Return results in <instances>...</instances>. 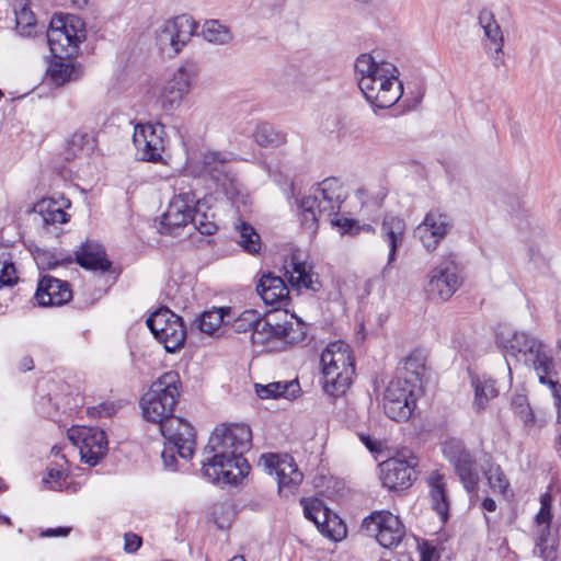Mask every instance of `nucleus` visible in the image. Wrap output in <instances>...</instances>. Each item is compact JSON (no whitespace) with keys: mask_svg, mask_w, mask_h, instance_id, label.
<instances>
[{"mask_svg":"<svg viewBox=\"0 0 561 561\" xmlns=\"http://www.w3.org/2000/svg\"><path fill=\"white\" fill-rule=\"evenodd\" d=\"M87 32L81 18L75 14L54 15L47 31V43L54 56L75 54L85 39Z\"/></svg>","mask_w":561,"mask_h":561,"instance_id":"nucleus-6","label":"nucleus"},{"mask_svg":"<svg viewBox=\"0 0 561 561\" xmlns=\"http://www.w3.org/2000/svg\"><path fill=\"white\" fill-rule=\"evenodd\" d=\"M160 343L163 344L168 353H175L184 346L186 340V330L183 321L171 323V327L164 330L163 333L154 336Z\"/></svg>","mask_w":561,"mask_h":561,"instance_id":"nucleus-38","label":"nucleus"},{"mask_svg":"<svg viewBox=\"0 0 561 561\" xmlns=\"http://www.w3.org/2000/svg\"><path fill=\"white\" fill-rule=\"evenodd\" d=\"M301 503L304 505L305 517L313 522L318 527L329 508L318 499L302 500Z\"/></svg>","mask_w":561,"mask_h":561,"instance_id":"nucleus-49","label":"nucleus"},{"mask_svg":"<svg viewBox=\"0 0 561 561\" xmlns=\"http://www.w3.org/2000/svg\"><path fill=\"white\" fill-rule=\"evenodd\" d=\"M175 451H176V447H174L173 445H169L167 443L165 447L161 454L164 467L169 470H175V463H176Z\"/></svg>","mask_w":561,"mask_h":561,"instance_id":"nucleus-58","label":"nucleus"},{"mask_svg":"<svg viewBox=\"0 0 561 561\" xmlns=\"http://www.w3.org/2000/svg\"><path fill=\"white\" fill-rule=\"evenodd\" d=\"M67 478L68 474L64 470L50 468L47 476L43 479V482L50 490L62 491L68 486Z\"/></svg>","mask_w":561,"mask_h":561,"instance_id":"nucleus-54","label":"nucleus"},{"mask_svg":"<svg viewBox=\"0 0 561 561\" xmlns=\"http://www.w3.org/2000/svg\"><path fill=\"white\" fill-rule=\"evenodd\" d=\"M514 413L527 425L535 422L534 412L528 403V399L523 393H517L512 397L511 401Z\"/></svg>","mask_w":561,"mask_h":561,"instance_id":"nucleus-48","label":"nucleus"},{"mask_svg":"<svg viewBox=\"0 0 561 561\" xmlns=\"http://www.w3.org/2000/svg\"><path fill=\"white\" fill-rule=\"evenodd\" d=\"M407 230L404 219L398 215L388 213L380 225V237L389 247L388 262L382 268V276L388 273L389 266L396 261L398 248L402 244Z\"/></svg>","mask_w":561,"mask_h":561,"instance_id":"nucleus-21","label":"nucleus"},{"mask_svg":"<svg viewBox=\"0 0 561 561\" xmlns=\"http://www.w3.org/2000/svg\"><path fill=\"white\" fill-rule=\"evenodd\" d=\"M182 320L179 316L168 308H160L154 311L148 319L147 325L156 336L163 333V331L171 327V323H178Z\"/></svg>","mask_w":561,"mask_h":561,"instance_id":"nucleus-45","label":"nucleus"},{"mask_svg":"<svg viewBox=\"0 0 561 561\" xmlns=\"http://www.w3.org/2000/svg\"><path fill=\"white\" fill-rule=\"evenodd\" d=\"M159 424L160 432L169 445L176 447V453L183 459H191L194 454L195 433L193 426L173 413Z\"/></svg>","mask_w":561,"mask_h":561,"instance_id":"nucleus-16","label":"nucleus"},{"mask_svg":"<svg viewBox=\"0 0 561 561\" xmlns=\"http://www.w3.org/2000/svg\"><path fill=\"white\" fill-rule=\"evenodd\" d=\"M256 291L266 305L275 307L288 305V286L282 277L273 273H265L261 276L256 285Z\"/></svg>","mask_w":561,"mask_h":561,"instance_id":"nucleus-24","label":"nucleus"},{"mask_svg":"<svg viewBox=\"0 0 561 561\" xmlns=\"http://www.w3.org/2000/svg\"><path fill=\"white\" fill-rule=\"evenodd\" d=\"M362 530L387 549L399 546L405 536V527L397 515L389 511H375L363 519Z\"/></svg>","mask_w":561,"mask_h":561,"instance_id":"nucleus-8","label":"nucleus"},{"mask_svg":"<svg viewBox=\"0 0 561 561\" xmlns=\"http://www.w3.org/2000/svg\"><path fill=\"white\" fill-rule=\"evenodd\" d=\"M251 442L252 433L245 424L217 426L205 448L211 456L203 461V476L213 483L237 484L250 470L243 454Z\"/></svg>","mask_w":561,"mask_h":561,"instance_id":"nucleus-1","label":"nucleus"},{"mask_svg":"<svg viewBox=\"0 0 561 561\" xmlns=\"http://www.w3.org/2000/svg\"><path fill=\"white\" fill-rule=\"evenodd\" d=\"M286 274H289L288 282L293 289L318 291L321 288L318 275L307 268L305 263H293L291 272L287 271Z\"/></svg>","mask_w":561,"mask_h":561,"instance_id":"nucleus-36","label":"nucleus"},{"mask_svg":"<svg viewBox=\"0 0 561 561\" xmlns=\"http://www.w3.org/2000/svg\"><path fill=\"white\" fill-rule=\"evenodd\" d=\"M75 255L76 262L85 270L107 272L111 268L105 249L98 242L89 240L83 242Z\"/></svg>","mask_w":561,"mask_h":561,"instance_id":"nucleus-27","label":"nucleus"},{"mask_svg":"<svg viewBox=\"0 0 561 561\" xmlns=\"http://www.w3.org/2000/svg\"><path fill=\"white\" fill-rule=\"evenodd\" d=\"M552 496L549 492L543 493L540 496V510L536 515V523L538 525V529L547 526L550 527V523L552 519Z\"/></svg>","mask_w":561,"mask_h":561,"instance_id":"nucleus-51","label":"nucleus"},{"mask_svg":"<svg viewBox=\"0 0 561 561\" xmlns=\"http://www.w3.org/2000/svg\"><path fill=\"white\" fill-rule=\"evenodd\" d=\"M164 134V127L161 124H137L133 135L137 158L141 161L161 162L165 148Z\"/></svg>","mask_w":561,"mask_h":561,"instance_id":"nucleus-15","label":"nucleus"},{"mask_svg":"<svg viewBox=\"0 0 561 561\" xmlns=\"http://www.w3.org/2000/svg\"><path fill=\"white\" fill-rule=\"evenodd\" d=\"M478 22L483 30L484 37L489 41L485 43V49L494 51L493 60L494 65L499 67L503 60L500 58V54L504 46V35L501 26L496 22L494 14L489 9H482L478 15Z\"/></svg>","mask_w":561,"mask_h":561,"instance_id":"nucleus-26","label":"nucleus"},{"mask_svg":"<svg viewBox=\"0 0 561 561\" xmlns=\"http://www.w3.org/2000/svg\"><path fill=\"white\" fill-rule=\"evenodd\" d=\"M358 88L366 101L378 108L393 106L403 94L399 70L387 61H376L369 54H362L355 61Z\"/></svg>","mask_w":561,"mask_h":561,"instance_id":"nucleus-2","label":"nucleus"},{"mask_svg":"<svg viewBox=\"0 0 561 561\" xmlns=\"http://www.w3.org/2000/svg\"><path fill=\"white\" fill-rule=\"evenodd\" d=\"M471 386L474 389L473 409L481 412L486 409L489 402L499 396L496 382L489 376L472 375Z\"/></svg>","mask_w":561,"mask_h":561,"instance_id":"nucleus-30","label":"nucleus"},{"mask_svg":"<svg viewBox=\"0 0 561 561\" xmlns=\"http://www.w3.org/2000/svg\"><path fill=\"white\" fill-rule=\"evenodd\" d=\"M68 438L90 466H95L107 453L106 434L99 427L73 426L68 431Z\"/></svg>","mask_w":561,"mask_h":561,"instance_id":"nucleus-14","label":"nucleus"},{"mask_svg":"<svg viewBox=\"0 0 561 561\" xmlns=\"http://www.w3.org/2000/svg\"><path fill=\"white\" fill-rule=\"evenodd\" d=\"M259 465L263 466L267 473L275 474L278 493L283 496L294 494L304 479L294 458L288 455H262Z\"/></svg>","mask_w":561,"mask_h":561,"instance_id":"nucleus-13","label":"nucleus"},{"mask_svg":"<svg viewBox=\"0 0 561 561\" xmlns=\"http://www.w3.org/2000/svg\"><path fill=\"white\" fill-rule=\"evenodd\" d=\"M65 54L54 56L55 60L48 67V75L57 85L75 81L81 77V66L65 59Z\"/></svg>","mask_w":561,"mask_h":561,"instance_id":"nucleus-33","label":"nucleus"},{"mask_svg":"<svg viewBox=\"0 0 561 561\" xmlns=\"http://www.w3.org/2000/svg\"><path fill=\"white\" fill-rule=\"evenodd\" d=\"M229 161L228 153L216 151L205 152L201 160L203 172L208 174L226 194L233 188L234 182V176L228 167Z\"/></svg>","mask_w":561,"mask_h":561,"instance_id":"nucleus-20","label":"nucleus"},{"mask_svg":"<svg viewBox=\"0 0 561 561\" xmlns=\"http://www.w3.org/2000/svg\"><path fill=\"white\" fill-rule=\"evenodd\" d=\"M485 474H486L489 485L494 492H497L501 494L506 493V491L510 486V482L499 465H496V463L490 465Z\"/></svg>","mask_w":561,"mask_h":561,"instance_id":"nucleus-47","label":"nucleus"},{"mask_svg":"<svg viewBox=\"0 0 561 561\" xmlns=\"http://www.w3.org/2000/svg\"><path fill=\"white\" fill-rule=\"evenodd\" d=\"M345 197L343 184L336 178H328L312 186L308 195L296 199L298 216L304 229L314 234L319 221L336 215Z\"/></svg>","mask_w":561,"mask_h":561,"instance_id":"nucleus-3","label":"nucleus"},{"mask_svg":"<svg viewBox=\"0 0 561 561\" xmlns=\"http://www.w3.org/2000/svg\"><path fill=\"white\" fill-rule=\"evenodd\" d=\"M254 141L265 148H277L287 141L286 134L270 123H257L253 130Z\"/></svg>","mask_w":561,"mask_h":561,"instance_id":"nucleus-37","label":"nucleus"},{"mask_svg":"<svg viewBox=\"0 0 561 561\" xmlns=\"http://www.w3.org/2000/svg\"><path fill=\"white\" fill-rule=\"evenodd\" d=\"M198 199L192 190L181 191L170 201L159 224V232L176 237L192 222Z\"/></svg>","mask_w":561,"mask_h":561,"instance_id":"nucleus-10","label":"nucleus"},{"mask_svg":"<svg viewBox=\"0 0 561 561\" xmlns=\"http://www.w3.org/2000/svg\"><path fill=\"white\" fill-rule=\"evenodd\" d=\"M116 411L114 403L103 402L95 407L88 408V414L91 416H112Z\"/></svg>","mask_w":561,"mask_h":561,"instance_id":"nucleus-57","label":"nucleus"},{"mask_svg":"<svg viewBox=\"0 0 561 561\" xmlns=\"http://www.w3.org/2000/svg\"><path fill=\"white\" fill-rule=\"evenodd\" d=\"M538 375L539 382L546 385L552 392L553 399L561 396V385L558 380L550 378L551 373L554 369V362L552 356L549 354L542 357L541 360L531 366Z\"/></svg>","mask_w":561,"mask_h":561,"instance_id":"nucleus-40","label":"nucleus"},{"mask_svg":"<svg viewBox=\"0 0 561 561\" xmlns=\"http://www.w3.org/2000/svg\"><path fill=\"white\" fill-rule=\"evenodd\" d=\"M496 339L499 345L507 354L529 367L549 355L540 340L524 331L503 330Z\"/></svg>","mask_w":561,"mask_h":561,"instance_id":"nucleus-9","label":"nucleus"},{"mask_svg":"<svg viewBox=\"0 0 561 561\" xmlns=\"http://www.w3.org/2000/svg\"><path fill=\"white\" fill-rule=\"evenodd\" d=\"M421 389L408 380L393 377L386 386L382 394L385 414L397 422L408 421L416 408V399Z\"/></svg>","mask_w":561,"mask_h":561,"instance_id":"nucleus-7","label":"nucleus"},{"mask_svg":"<svg viewBox=\"0 0 561 561\" xmlns=\"http://www.w3.org/2000/svg\"><path fill=\"white\" fill-rule=\"evenodd\" d=\"M187 92H184L183 90L179 89L174 84H171L168 82L161 90L160 96H159V104L161 111L165 115H173L174 112L180 108L185 95H187Z\"/></svg>","mask_w":561,"mask_h":561,"instance_id":"nucleus-39","label":"nucleus"},{"mask_svg":"<svg viewBox=\"0 0 561 561\" xmlns=\"http://www.w3.org/2000/svg\"><path fill=\"white\" fill-rule=\"evenodd\" d=\"M425 370V359L421 353L414 352L405 357L401 366L397 368L394 377H402L416 388H422V376Z\"/></svg>","mask_w":561,"mask_h":561,"instance_id":"nucleus-34","label":"nucleus"},{"mask_svg":"<svg viewBox=\"0 0 561 561\" xmlns=\"http://www.w3.org/2000/svg\"><path fill=\"white\" fill-rule=\"evenodd\" d=\"M231 313L232 309L230 307L213 308L211 310L204 311L196 318L192 328H196L198 331L211 335L222 324L229 322Z\"/></svg>","mask_w":561,"mask_h":561,"instance_id":"nucleus-32","label":"nucleus"},{"mask_svg":"<svg viewBox=\"0 0 561 561\" xmlns=\"http://www.w3.org/2000/svg\"><path fill=\"white\" fill-rule=\"evenodd\" d=\"M18 282L16 270L13 263H4L0 271V290L12 287Z\"/></svg>","mask_w":561,"mask_h":561,"instance_id":"nucleus-56","label":"nucleus"},{"mask_svg":"<svg viewBox=\"0 0 561 561\" xmlns=\"http://www.w3.org/2000/svg\"><path fill=\"white\" fill-rule=\"evenodd\" d=\"M198 66L193 60H185L169 81L184 92L190 93L193 81L197 78Z\"/></svg>","mask_w":561,"mask_h":561,"instance_id":"nucleus-43","label":"nucleus"},{"mask_svg":"<svg viewBox=\"0 0 561 561\" xmlns=\"http://www.w3.org/2000/svg\"><path fill=\"white\" fill-rule=\"evenodd\" d=\"M36 262L41 267L51 270L60 264L71 263L72 259L70 255L61 257V256H57L56 253H51L49 251H43L37 254Z\"/></svg>","mask_w":561,"mask_h":561,"instance_id":"nucleus-55","label":"nucleus"},{"mask_svg":"<svg viewBox=\"0 0 561 561\" xmlns=\"http://www.w3.org/2000/svg\"><path fill=\"white\" fill-rule=\"evenodd\" d=\"M554 407L557 408V421L561 423V396L554 399Z\"/></svg>","mask_w":561,"mask_h":561,"instance_id":"nucleus-64","label":"nucleus"},{"mask_svg":"<svg viewBox=\"0 0 561 561\" xmlns=\"http://www.w3.org/2000/svg\"><path fill=\"white\" fill-rule=\"evenodd\" d=\"M282 314L285 317L283 322L275 321L274 318H276V313L270 314V325L265 331L266 342H268L270 339L284 341L288 344L301 342L306 337L304 324L298 320H294V316H290V320H288L287 312H282Z\"/></svg>","mask_w":561,"mask_h":561,"instance_id":"nucleus-23","label":"nucleus"},{"mask_svg":"<svg viewBox=\"0 0 561 561\" xmlns=\"http://www.w3.org/2000/svg\"><path fill=\"white\" fill-rule=\"evenodd\" d=\"M417 460L411 456L409 459L391 458L381 465V481L389 490L407 489L415 480V466Z\"/></svg>","mask_w":561,"mask_h":561,"instance_id":"nucleus-19","label":"nucleus"},{"mask_svg":"<svg viewBox=\"0 0 561 561\" xmlns=\"http://www.w3.org/2000/svg\"><path fill=\"white\" fill-rule=\"evenodd\" d=\"M231 325L238 333L252 331L253 344L263 345L266 343L265 331L270 325V314H267L265 318H262L261 313L256 310L247 309L233 319Z\"/></svg>","mask_w":561,"mask_h":561,"instance_id":"nucleus-25","label":"nucleus"},{"mask_svg":"<svg viewBox=\"0 0 561 561\" xmlns=\"http://www.w3.org/2000/svg\"><path fill=\"white\" fill-rule=\"evenodd\" d=\"M443 451L454 463L455 470L468 492H473L479 482L478 472L474 469L476 460L466 449L463 444L457 439L445 443Z\"/></svg>","mask_w":561,"mask_h":561,"instance_id":"nucleus-17","label":"nucleus"},{"mask_svg":"<svg viewBox=\"0 0 561 561\" xmlns=\"http://www.w3.org/2000/svg\"><path fill=\"white\" fill-rule=\"evenodd\" d=\"M180 376L174 370L164 373L153 381L140 399L144 417L149 422L157 423L170 416L180 398Z\"/></svg>","mask_w":561,"mask_h":561,"instance_id":"nucleus-5","label":"nucleus"},{"mask_svg":"<svg viewBox=\"0 0 561 561\" xmlns=\"http://www.w3.org/2000/svg\"><path fill=\"white\" fill-rule=\"evenodd\" d=\"M427 484L432 507L440 517V520L445 523L448 519L450 502L443 474L438 471H432L427 478Z\"/></svg>","mask_w":561,"mask_h":561,"instance_id":"nucleus-29","label":"nucleus"},{"mask_svg":"<svg viewBox=\"0 0 561 561\" xmlns=\"http://www.w3.org/2000/svg\"><path fill=\"white\" fill-rule=\"evenodd\" d=\"M318 530L325 537L339 541L346 536V526L343 520L330 510L327 511L325 516L318 526Z\"/></svg>","mask_w":561,"mask_h":561,"instance_id":"nucleus-42","label":"nucleus"},{"mask_svg":"<svg viewBox=\"0 0 561 561\" xmlns=\"http://www.w3.org/2000/svg\"><path fill=\"white\" fill-rule=\"evenodd\" d=\"M255 392L261 399L285 398L295 399L300 393V385L297 379L273 381L267 385H255Z\"/></svg>","mask_w":561,"mask_h":561,"instance_id":"nucleus-31","label":"nucleus"},{"mask_svg":"<svg viewBox=\"0 0 561 561\" xmlns=\"http://www.w3.org/2000/svg\"><path fill=\"white\" fill-rule=\"evenodd\" d=\"M482 507L488 512H494L496 510V503L491 497H485L482 502Z\"/></svg>","mask_w":561,"mask_h":561,"instance_id":"nucleus-63","label":"nucleus"},{"mask_svg":"<svg viewBox=\"0 0 561 561\" xmlns=\"http://www.w3.org/2000/svg\"><path fill=\"white\" fill-rule=\"evenodd\" d=\"M239 233L238 243L249 254H257L261 250L262 242L260 234L248 222L241 221L236 226Z\"/></svg>","mask_w":561,"mask_h":561,"instance_id":"nucleus-44","label":"nucleus"},{"mask_svg":"<svg viewBox=\"0 0 561 561\" xmlns=\"http://www.w3.org/2000/svg\"><path fill=\"white\" fill-rule=\"evenodd\" d=\"M68 146L75 156L79 152L88 153L93 149V139L88 133L77 131L71 136Z\"/></svg>","mask_w":561,"mask_h":561,"instance_id":"nucleus-50","label":"nucleus"},{"mask_svg":"<svg viewBox=\"0 0 561 561\" xmlns=\"http://www.w3.org/2000/svg\"><path fill=\"white\" fill-rule=\"evenodd\" d=\"M141 546V537L136 534H125L124 549L126 552H136Z\"/></svg>","mask_w":561,"mask_h":561,"instance_id":"nucleus-59","label":"nucleus"},{"mask_svg":"<svg viewBox=\"0 0 561 561\" xmlns=\"http://www.w3.org/2000/svg\"><path fill=\"white\" fill-rule=\"evenodd\" d=\"M195 23L187 15L165 21L157 31V45L169 57L178 55L195 32Z\"/></svg>","mask_w":561,"mask_h":561,"instance_id":"nucleus-12","label":"nucleus"},{"mask_svg":"<svg viewBox=\"0 0 561 561\" xmlns=\"http://www.w3.org/2000/svg\"><path fill=\"white\" fill-rule=\"evenodd\" d=\"M34 367L33 358L31 356H23L19 363V369L23 373L32 370Z\"/></svg>","mask_w":561,"mask_h":561,"instance_id":"nucleus-62","label":"nucleus"},{"mask_svg":"<svg viewBox=\"0 0 561 561\" xmlns=\"http://www.w3.org/2000/svg\"><path fill=\"white\" fill-rule=\"evenodd\" d=\"M450 228L451 220L447 214L440 213L439 210H431L416 227L415 233L426 251L432 252L436 250Z\"/></svg>","mask_w":561,"mask_h":561,"instance_id":"nucleus-18","label":"nucleus"},{"mask_svg":"<svg viewBox=\"0 0 561 561\" xmlns=\"http://www.w3.org/2000/svg\"><path fill=\"white\" fill-rule=\"evenodd\" d=\"M202 35L207 42L216 45H227L233 38L230 28L218 20L206 21L202 28Z\"/></svg>","mask_w":561,"mask_h":561,"instance_id":"nucleus-41","label":"nucleus"},{"mask_svg":"<svg viewBox=\"0 0 561 561\" xmlns=\"http://www.w3.org/2000/svg\"><path fill=\"white\" fill-rule=\"evenodd\" d=\"M71 531V527L47 528L41 531V537H67Z\"/></svg>","mask_w":561,"mask_h":561,"instance_id":"nucleus-60","label":"nucleus"},{"mask_svg":"<svg viewBox=\"0 0 561 561\" xmlns=\"http://www.w3.org/2000/svg\"><path fill=\"white\" fill-rule=\"evenodd\" d=\"M191 224L196 230H198L199 233L204 236H210L217 230V226L213 220V216L209 217L205 213H199L196 207Z\"/></svg>","mask_w":561,"mask_h":561,"instance_id":"nucleus-52","label":"nucleus"},{"mask_svg":"<svg viewBox=\"0 0 561 561\" xmlns=\"http://www.w3.org/2000/svg\"><path fill=\"white\" fill-rule=\"evenodd\" d=\"M72 297L69 284L53 276H44L37 285L34 298L43 307L61 306Z\"/></svg>","mask_w":561,"mask_h":561,"instance_id":"nucleus-22","label":"nucleus"},{"mask_svg":"<svg viewBox=\"0 0 561 561\" xmlns=\"http://www.w3.org/2000/svg\"><path fill=\"white\" fill-rule=\"evenodd\" d=\"M559 540L557 534L551 531V527L538 529L535 539L534 554L543 561H557Z\"/></svg>","mask_w":561,"mask_h":561,"instance_id":"nucleus-35","label":"nucleus"},{"mask_svg":"<svg viewBox=\"0 0 561 561\" xmlns=\"http://www.w3.org/2000/svg\"><path fill=\"white\" fill-rule=\"evenodd\" d=\"M333 226L337 227L341 234H350V236H357L360 233L362 230L364 231H374V228L370 225H365L363 227L358 226L357 221L353 219L342 218V219H334L331 221Z\"/></svg>","mask_w":561,"mask_h":561,"instance_id":"nucleus-53","label":"nucleus"},{"mask_svg":"<svg viewBox=\"0 0 561 561\" xmlns=\"http://www.w3.org/2000/svg\"><path fill=\"white\" fill-rule=\"evenodd\" d=\"M68 207H70V201L60 195L41 199L35 204L34 210L46 225H55L69 220V215L65 211Z\"/></svg>","mask_w":561,"mask_h":561,"instance_id":"nucleus-28","label":"nucleus"},{"mask_svg":"<svg viewBox=\"0 0 561 561\" xmlns=\"http://www.w3.org/2000/svg\"><path fill=\"white\" fill-rule=\"evenodd\" d=\"M16 31L23 36H31L35 33V16L27 4H22L15 9Z\"/></svg>","mask_w":561,"mask_h":561,"instance_id":"nucleus-46","label":"nucleus"},{"mask_svg":"<svg viewBox=\"0 0 561 561\" xmlns=\"http://www.w3.org/2000/svg\"><path fill=\"white\" fill-rule=\"evenodd\" d=\"M323 389L339 397L350 388L355 375V362L350 346L344 342L330 343L321 354Z\"/></svg>","mask_w":561,"mask_h":561,"instance_id":"nucleus-4","label":"nucleus"},{"mask_svg":"<svg viewBox=\"0 0 561 561\" xmlns=\"http://www.w3.org/2000/svg\"><path fill=\"white\" fill-rule=\"evenodd\" d=\"M462 279L451 256L445 257L428 273L425 293L434 302L447 301L460 287Z\"/></svg>","mask_w":561,"mask_h":561,"instance_id":"nucleus-11","label":"nucleus"},{"mask_svg":"<svg viewBox=\"0 0 561 561\" xmlns=\"http://www.w3.org/2000/svg\"><path fill=\"white\" fill-rule=\"evenodd\" d=\"M359 439L369 451L377 453L380 450V443L373 439L368 434H359Z\"/></svg>","mask_w":561,"mask_h":561,"instance_id":"nucleus-61","label":"nucleus"}]
</instances>
